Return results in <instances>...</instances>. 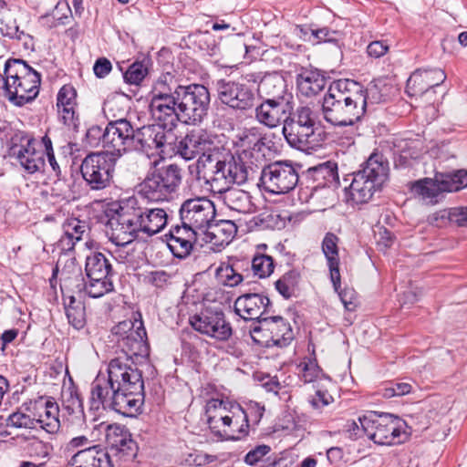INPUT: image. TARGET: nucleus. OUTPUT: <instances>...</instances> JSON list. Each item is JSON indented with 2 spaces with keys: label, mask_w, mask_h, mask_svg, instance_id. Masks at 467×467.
<instances>
[{
  "label": "nucleus",
  "mask_w": 467,
  "mask_h": 467,
  "mask_svg": "<svg viewBox=\"0 0 467 467\" xmlns=\"http://www.w3.org/2000/svg\"><path fill=\"white\" fill-rule=\"evenodd\" d=\"M149 112L154 121L176 126L196 125L207 117L211 97L202 84L182 85L170 72L161 74L149 94Z\"/></svg>",
  "instance_id": "1"
},
{
  "label": "nucleus",
  "mask_w": 467,
  "mask_h": 467,
  "mask_svg": "<svg viewBox=\"0 0 467 467\" xmlns=\"http://www.w3.org/2000/svg\"><path fill=\"white\" fill-rule=\"evenodd\" d=\"M368 90L352 79L333 81L323 97L321 112L334 127H353L367 111Z\"/></svg>",
  "instance_id": "2"
},
{
  "label": "nucleus",
  "mask_w": 467,
  "mask_h": 467,
  "mask_svg": "<svg viewBox=\"0 0 467 467\" xmlns=\"http://www.w3.org/2000/svg\"><path fill=\"white\" fill-rule=\"evenodd\" d=\"M198 167L205 170L206 184L216 193L232 187L242 185L254 178L255 171L245 163L240 155L227 152L220 157L218 153L203 154L198 158Z\"/></svg>",
  "instance_id": "3"
},
{
  "label": "nucleus",
  "mask_w": 467,
  "mask_h": 467,
  "mask_svg": "<svg viewBox=\"0 0 467 467\" xmlns=\"http://www.w3.org/2000/svg\"><path fill=\"white\" fill-rule=\"evenodd\" d=\"M389 171L387 159L379 152H373L358 171L348 175L351 178L348 187L350 199L355 203L368 202L388 181Z\"/></svg>",
  "instance_id": "4"
},
{
  "label": "nucleus",
  "mask_w": 467,
  "mask_h": 467,
  "mask_svg": "<svg viewBox=\"0 0 467 467\" xmlns=\"http://www.w3.org/2000/svg\"><path fill=\"white\" fill-rule=\"evenodd\" d=\"M111 334L123 353V356L118 358H122L131 368L149 358L150 345L141 319L121 321L112 327Z\"/></svg>",
  "instance_id": "5"
},
{
  "label": "nucleus",
  "mask_w": 467,
  "mask_h": 467,
  "mask_svg": "<svg viewBox=\"0 0 467 467\" xmlns=\"http://www.w3.org/2000/svg\"><path fill=\"white\" fill-rule=\"evenodd\" d=\"M125 379L118 383L110 409L125 417L136 416L144 402V381L142 373L137 368L127 363Z\"/></svg>",
  "instance_id": "6"
},
{
  "label": "nucleus",
  "mask_w": 467,
  "mask_h": 467,
  "mask_svg": "<svg viewBox=\"0 0 467 467\" xmlns=\"http://www.w3.org/2000/svg\"><path fill=\"white\" fill-rule=\"evenodd\" d=\"M182 169L177 164H169L147 175L140 185L142 199L158 202L169 201L182 182Z\"/></svg>",
  "instance_id": "7"
},
{
  "label": "nucleus",
  "mask_w": 467,
  "mask_h": 467,
  "mask_svg": "<svg viewBox=\"0 0 467 467\" xmlns=\"http://www.w3.org/2000/svg\"><path fill=\"white\" fill-rule=\"evenodd\" d=\"M358 420L364 433L376 444L389 446L400 442L396 440L400 438L405 422L398 416L368 411Z\"/></svg>",
  "instance_id": "8"
},
{
  "label": "nucleus",
  "mask_w": 467,
  "mask_h": 467,
  "mask_svg": "<svg viewBox=\"0 0 467 467\" xmlns=\"http://www.w3.org/2000/svg\"><path fill=\"white\" fill-rule=\"evenodd\" d=\"M118 161L114 155L106 151L88 154L80 165V172L87 186L92 191L109 187Z\"/></svg>",
  "instance_id": "9"
},
{
  "label": "nucleus",
  "mask_w": 467,
  "mask_h": 467,
  "mask_svg": "<svg viewBox=\"0 0 467 467\" xmlns=\"http://www.w3.org/2000/svg\"><path fill=\"white\" fill-rule=\"evenodd\" d=\"M127 373V362L122 358H115L110 360L108 366V377L99 374L93 380L90 389L91 408L99 410L110 409V401L115 394L117 385Z\"/></svg>",
  "instance_id": "10"
},
{
  "label": "nucleus",
  "mask_w": 467,
  "mask_h": 467,
  "mask_svg": "<svg viewBox=\"0 0 467 467\" xmlns=\"http://www.w3.org/2000/svg\"><path fill=\"white\" fill-rule=\"evenodd\" d=\"M467 187V171L457 170L450 172H437L433 179L424 178L414 182L411 191L423 200L433 202L444 192H458Z\"/></svg>",
  "instance_id": "11"
},
{
  "label": "nucleus",
  "mask_w": 467,
  "mask_h": 467,
  "mask_svg": "<svg viewBox=\"0 0 467 467\" xmlns=\"http://www.w3.org/2000/svg\"><path fill=\"white\" fill-rule=\"evenodd\" d=\"M299 174L296 167L289 161H278L265 166L260 174L264 190L273 194H285L297 185Z\"/></svg>",
  "instance_id": "12"
},
{
  "label": "nucleus",
  "mask_w": 467,
  "mask_h": 467,
  "mask_svg": "<svg viewBox=\"0 0 467 467\" xmlns=\"http://www.w3.org/2000/svg\"><path fill=\"white\" fill-rule=\"evenodd\" d=\"M215 88L220 102L234 110L246 112L255 106V92L244 82L221 78L216 81Z\"/></svg>",
  "instance_id": "13"
},
{
  "label": "nucleus",
  "mask_w": 467,
  "mask_h": 467,
  "mask_svg": "<svg viewBox=\"0 0 467 467\" xmlns=\"http://www.w3.org/2000/svg\"><path fill=\"white\" fill-rule=\"evenodd\" d=\"M189 321L194 330L217 341H227L233 335L232 326L219 307H205Z\"/></svg>",
  "instance_id": "14"
},
{
  "label": "nucleus",
  "mask_w": 467,
  "mask_h": 467,
  "mask_svg": "<svg viewBox=\"0 0 467 467\" xmlns=\"http://www.w3.org/2000/svg\"><path fill=\"white\" fill-rule=\"evenodd\" d=\"M127 201L131 209V213L128 216L134 221L139 234L141 233L152 236L166 226L168 214L164 209L144 206L135 196L127 198Z\"/></svg>",
  "instance_id": "15"
},
{
  "label": "nucleus",
  "mask_w": 467,
  "mask_h": 467,
  "mask_svg": "<svg viewBox=\"0 0 467 467\" xmlns=\"http://www.w3.org/2000/svg\"><path fill=\"white\" fill-rule=\"evenodd\" d=\"M179 213L182 223L204 232L213 223L216 210L214 203L208 198L195 197L185 200Z\"/></svg>",
  "instance_id": "16"
},
{
  "label": "nucleus",
  "mask_w": 467,
  "mask_h": 467,
  "mask_svg": "<svg viewBox=\"0 0 467 467\" xmlns=\"http://www.w3.org/2000/svg\"><path fill=\"white\" fill-rule=\"evenodd\" d=\"M59 407L54 398L40 396L31 408V432H43L49 436L60 427Z\"/></svg>",
  "instance_id": "17"
},
{
  "label": "nucleus",
  "mask_w": 467,
  "mask_h": 467,
  "mask_svg": "<svg viewBox=\"0 0 467 467\" xmlns=\"http://www.w3.org/2000/svg\"><path fill=\"white\" fill-rule=\"evenodd\" d=\"M136 129L127 119L111 120L106 126V152L119 159L124 153L133 151Z\"/></svg>",
  "instance_id": "18"
},
{
  "label": "nucleus",
  "mask_w": 467,
  "mask_h": 467,
  "mask_svg": "<svg viewBox=\"0 0 467 467\" xmlns=\"http://www.w3.org/2000/svg\"><path fill=\"white\" fill-rule=\"evenodd\" d=\"M154 124L136 128L133 151H141L149 154L153 150H161L166 144H171L174 135L172 128L175 126L164 125L161 121Z\"/></svg>",
  "instance_id": "19"
},
{
  "label": "nucleus",
  "mask_w": 467,
  "mask_h": 467,
  "mask_svg": "<svg viewBox=\"0 0 467 467\" xmlns=\"http://www.w3.org/2000/svg\"><path fill=\"white\" fill-rule=\"evenodd\" d=\"M130 213L131 209L127 199H124L120 201L117 215L108 222L106 234L109 241L117 246H126L140 236L134 221L128 216Z\"/></svg>",
  "instance_id": "20"
},
{
  "label": "nucleus",
  "mask_w": 467,
  "mask_h": 467,
  "mask_svg": "<svg viewBox=\"0 0 467 467\" xmlns=\"http://www.w3.org/2000/svg\"><path fill=\"white\" fill-rule=\"evenodd\" d=\"M58 273L64 300L69 298L70 296L78 295V298H82V295H87V282L81 267L77 264L75 258L67 260L60 271L57 265L52 268V277L49 279L52 287H54V281Z\"/></svg>",
  "instance_id": "21"
},
{
  "label": "nucleus",
  "mask_w": 467,
  "mask_h": 467,
  "mask_svg": "<svg viewBox=\"0 0 467 467\" xmlns=\"http://www.w3.org/2000/svg\"><path fill=\"white\" fill-rule=\"evenodd\" d=\"M282 133L292 148L302 151L315 150L323 142L320 132L290 119H285Z\"/></svg>",
  "instance_id": "22"
},
{
  "label": "nucleus",
  "mask_w": 467,
  "mask_h": 467,
  "mask_svg": "<svg viewBox=\"0 0 467 467\" xmlns=\"http://www.w3.org/2000/svg\"><path fill=\"white\" fill-rule=\"evenodd\" d=\"M294 101L288 100H261L254 106V119L262 125L269 129H275L279 125H285V119Z\"/></svg>",
  "instance_id": "23"
},
{
  "label": "nucleus",
  "mask_w": 467,
  "mask_h": 467,
  "mask_svg": "<svg viewBox=\"0 0 467 467\" xmlns=\"http://www.w3.org/2000/svg\"><path fill=\"white\" fill-rule=\"evenodd\" d=\"M272 307L269 298L257 293H246L237 297L234 310L245 320L261 321L265 318Z\"/></svg>",
  "instance_id": "24"
},
{
  "label": "nucleus",
  "mask_w": 467,
  "mask_h": 467,
  "mask_svg": "<svg viewBox=\"0 0 467 467\" xmlns=\"http://www.w3.org/2000/svg\"><path fill=\"white\" fill-rule=\"evenodd\" d=\"M165 237L173 256L185 259L191 254L197 242V231L182 223L171 226Z\"/></svg>",
  "instance_id": "25"
},
{
  "label": "nucleus",
  "mask_w": 467,
  "mask_h": 467,
  "mask_svg": "<svg viewBox=\"0 0 467 467\" xmlns=\"http://www.w3.org/2000/svg\"><path fill=\"white\" fill-rule=\"evenodd\" d=\"M446 74L440 68L416 69L407 80L406 92L410 97L421 96L430 88L440 86Z\"/></svg>",
  "instance_id": "26"
},
{
  "label": "nucleus",
  "mask_w": 467,
  "mask_h": 467,
  "mask_svg": "<svg viewBox=\"0 0 467 467\" xmlns=\"http://www.w3.org/2000/svg\"><path fill=\"white\" fill-rule=\"evenodd\" d=\"M106 442L111 450L121 454L125 460H132L137 454V443L124 426L109 425L106 430Z\"/></svg>",
  "instance_id": "27"
},
{
  "label": "nucleus",
  "mask_w": 467,
  "mask_h": 467,
  "mask_svg": "<svg viewBox=\"0 0 467 467\" xmlns=\"http://www.w3.org/2000/svg\"><path fill=\"white\" fill-rule=\"evenodd\" d=\"M257 93L261 100L294 101L285 79L278 73L265 75L257 86Z\"/></svg>",
  "instance_id": "28"
},
{
  "label": "nucleus",
  "mask_w": 467,
  "mask_h": 467,
  "mask_svg": "<svg viewBox=\"0 0 467 467\" xmlns=\"http://www.w3.org/2000/svg\"><path fill=\"white\" fill-rule=\"evenodd\" d=\"M213 142L205 134L188 133L176 144V153L186 161H191L198 155L213 154L211 146Z\"/></svg>",
  "instance_id": "29"
},
{
  "label": "nucleus",
  "mask_w": 467,
  "mask_h": 467,
  "mask_svg": "<svg viewBox=\"0 0 467 467\" xmlns=\"http://www.w3.org/2000/svg\"><path fill=\"white\" fill-rule=\"evenodd\" d=\"M63 235L61 236L58 246L63 251H73L76 244L81 241L85 235L88 234L89 224L85 220L76 217H69L62 224Z\"/></svg>",
  "instance_id": "30"
},
{
  "label": "nucleus",
  "mask_w": 467,
  "mask_h": 467,
  "mask_svg": "<svg viewBox=\"0 0 467 467\" xmlns=\"http://www.w3.org/2000/svg\"><path fill=\"white\" fill-rule=\"evenodd\" d=\"M308 177L313 181L315 190L318 188L336 189L339 185L337 164L327 161L307 170Z\"/></svg>",
  "instance_id": "31"
},
{
  "label": "nucleus",
  "mask_w": 467,
  "mask_h": 467,
  "mask_svg": "<svg viewBox=\"0 0 467 467\" xmlns=\"http://www.w3.org/2000/svg\"><path fill=\"white\" fill-rule=\"evenodd\" d=\"M217 193L223 202L232 211L244 214L253 213L256 211V206L252 202V196L246 191L230 187Z\"/></svg>",
  "instance_id": "32"
},
{
  "label": "nucleus",
  "mask_w": 467,
  "mask_h": 467,
  "mask_svg": "<svg viewBox=\"0 0 467 467\" xmlns=\"http://www.w3.org/2000/svg\"><path fill=\"white\" fill-rule=\"evenodd\" d=\"M338 241L339 238L330 232L326 234L322 241V252L327 259L330 279L336 291L340 287Z\"/></svg>",
  "instance_id": "33"
},
{
  "label": "nucleus",
  "mask_w": 467,
  "mask_h": 467,
  "mask_svg": "<svg viewBox=\"0 0 467 467\" xmlns=\"http://www.w3.org/2000/svg\"><path fill=\"white\" fill-rule=\"evenodd\" d=\"M67 467H111V461L107 452L89 447L75 453Z\"/></svg>",
  "instance_id": "34"
},
{
  "label": "nucleus",
  "mask_w": 467,
  "mask_h": 467,
  "mask_svg": "<svg viewBox=\"0 0 467 467\" xmlns=\"http://www.w3.org/2000/svg\"><path fill=\"white\" fill-rule=\"evenodd\" d=\"M265 321V329L269 330L273 336V345L284 348L290 344L293 339L292 328L281 316L266 317Z\"/></svg>",
  "instance_id": "35"
},
{
  "label": "nucleus",
  "mask_w": 467,
  "mask_h": 467,
  "mask_svg": "<svg viewBox=\"0 0 467 467\" xmlns=\"http://www.w3.org/2000/svg\"><path fill=\"white\" fill-rule=\"evenodd\" d=\"M327 78L317 70L305 69L296 78L299 92L306 97H313L322 91Z\"/></svg>",
  "instance_id": "36"
},
{
  "label": "nucleus",
  "mask_w": 467,
  "mask_h": 467,
  "mask_svg": "<svg viewBox=\"0 0 467 467\" xmlns=\"http://www.w3.org/2000/svg\"><path fill=\"white\" fill-rule=\"evenodd\" d=\"M242 262L240 260L222 262L215 270L217 282L223 286L234 287L238 285L244 278L240 272Z\"/></svg>",
  "instance_id": "37"
},
{
  "label": "nucleus",
  "mask_w": 467,
  "mask_h": 467,
  "mask_svg": "<svg viewBox=\"0 0 467 467\" xmlns=\"http://www.w3.org/2000/svg\"><path fill=\"white\" fill-rule=\"evenodd\" d=\"M29 135L18 130L11 138L8 155L18 162L26 171H29Z\"/></svg>",
  "instance_id": "38"
},
{
  "label": "nucleus",
  "mask_w": 467,
  "mask_h": 467,
  "mask_svg": "<svg viewBox=\"0 0 467 467\" xmlns=\"http://www.w3.org/2000/svg\"><path fill=\"white\" fill-rule=\"evenodd\" d=\"M232 418L229 433H226L224 439L239 441L245 438L249 433V423H247V415L244 413V409L239 404L233 405Z\"/></svg>",
  "instance_id": "39"
},
{
  "label": "nucleus",
  "mask_w": 467,
  "mask_h": 467,
  "mask_svg": "<svg viewBox=\"0 0 467 467\" xmlns=\"http://www.w3.org/2000/svg\"><path fill=\"white\" fill-rule=\"evenodd\" d=\"M28 80L20 78L18 81L4 82V93L7 99L14 105L22 107L29 102V88H27Z\"/></svg>",
  "instance_id": "40"
},
{
  "label": "nucleus",
  "mask_w": 467,
  "mask_h": 467,
  "mask_svg": "<svg viewBox=\"0 0 467 467\" xmlns=\"http://www.w3.org/2000/svg\"><path fill=\"white\" fill-rule=\"evenodd\" d=\"M47 436L31 432V467H43L49 460L52 446L44 441Z\"/></svg>",
  "instance_id": "41"
},
{
  "label": "nucleus",
  "mask_w": 467,
  "mask_h": 467,
  "mask_svg": "<svg viewBox=\"0 0 467 467\" xmlns=\"http://www.w3.org/2000/svg\"><path fill=\"white\" fill-rule=\"evenodd\" d=\"M300 281L301 275L299 271L290 269L275 282V286L284 298L289 299L296 296Z\"/></svg>",
  "instance_id": "42"
},
{
  "label": "nucleus",
  "mask_w": 467,
  "mask_h": 467,
  "mask_svg": "<svg viewBox=\"0 0 467 467\" xmlns=\"http://www.w3.org/2000/svg\"><path fill=\"white\" fill-rule=\"evenodd\" d=\"M64 305L68 323L76 329L82 328L86 323V314L81 298L70 296L69 298L64 300Z\"/></svg>",
  "instance_id": "43"
},
{
  "label": "nucleus",
  "mask_w": 467,
  "mask_h": 467,
  "mask_svg": "<svg viewBox=\"0 0 467 467\" xmlns=\"http://www.w3.org/2000/svg\"><path fill=\"white\" fill-rule=\"evenodd\" d=\"M86 275L98 276L113 275L112 265L106 255L100 252L91 253L86 258Z\"/></svg>",
  "instance_id": "44"
},
{
  "label": "nucleus",
  "mask_w": 467,
  "mask_h": 467,
  "mask_svg": "<svg viewBox=\"0 0 467 467\" xmlns=\"http://www.w3.org/2000/svg\"><path fill=\"white\" fill-rule=\"evenodd\" d=\"M113 275H103L98 276L87 275V296L92 298H99L114 291V285L111 280Z\"/></svg>",
  "instance_id": "45"
},
{
  "label": "nucleus",
  "mask_w": 467,
  "mask_h": 467,
  "mask_svg": "<svg viewBox=\"0 0 467 467\" xmlns=\"http://www.w3.org/2000/svg\"><path fill=\"white\" fill-rule=\"evenodd\" d=\"M287 119L297 122L300 125L306 126L311 130L318 131L317 125L319 123L318 112L309 105L298 106L296 109H291Z\"/></svg>",
  "instance_id": "46"
},
{
  "label": "nucleus",
  "mask_w": 467,
  "mask_h": 467,
  "mask_svg": "<svg viewBox=\"0 0 467 467\" xmlns=\"http://www.w3.org/2000/svg\"><path fill=\"white\" fill-rule=\"evenodd\" d=\"M28 74L29 64L27 61L16 58H10L5 61L4 67L5 80L16 83L20 78H26Z\"/></svg>",
  "instance_id": "47"
},
{
  "label": "nucleus",
  "mask_w": 467,
  "mask_h": 467,
  "mask_svg": "<svg viewBox=\"0 0 467 467\" xmlns=\"http://www.w3.org/2000/svg\"><path fill=\"white\" fill-rule=\"evenodd\" d=\"M228 412L229 410L222 400L211 399L208 400L205 406V415L209 428L212 431L215 429V425L217 426Z\"/></svg>",
  "instance_id": "48"
},
{
  "label": "nucleus",
  "mask_w": 467,
  "mask_h": 467,
  "mask_svg": "<svg viewBox=\"0 0 467 467\" xmlns=\"http://www.w3.org/2000/svg\"><path fill=\"white\" fill-rule=\"evenodd\" d=\"M434 221L448 220L460 227L467 226V206L453 207L449 210H441L433 215Z\"/></svg>",
  "instance_id": "49"
},
{
  "label": "nucleus",
  "mask_w": 467,
  "mask_h": 467,
  "mask_svg": "<svg viewBox=\"0 0 467 467\" xmlns=\"http://www.w3.org/2000/svg\"><path fill=\"white\" fill-rule=\"evenodd\" d=\"M148 64L149 60L146 59L132 63L123 74L125 82L130 85H140L148 75Z\"/></svg>",
  "instance_id": "50"
},
{
  "label": "nucleus",
  "mask_w": 467,
  "mask_h": 467,
  "mask_svg": "<svg viewBox=\"0 0 467 467\" xmlns=\"http://www.w3.org/2000/svg\"><path fill=\"white\" fill-rule=\"evenodd\" d=\"M301 33L306 37L308 33L314 37L316 43H337L341 37V34L338 31L331 30L330 28L324 26L321 28H304L300 27Z\"/></svg>",
  "instance_id": "51"
},
{
  "label": "nucleus",
  "mask_w": 467,
  "mask_h": 467,
  "mask_svg": "<svg viewBox=\"0 0 467 467\" xmlns=\"http://www.w3.org/2000/svg\"><path fill=\"white\" fill-rule=\"evenodd\" d=\"M297 368L300 379L305 383L315 382L323 376L322 370L315 359L307 358L302 361Z\"/></svg>",
  "instance_id": "52"
},
{
  "label": "nucleus",
  "mask_w": 467,
  "mask_h": 467,
  "mask_svg": "<svg viewBox=\"0 0 467 467\" xmlns=\"http://www.w3.org/2000/svg\"><path fill=\"white\" fill-rule=\"evenodd\" d=\"M63 410L69 415L83 416V402L77 389H69L67 394L63 395Z\"/></svg>",
  "instance_id": "53"
},
{
  "label": "nucleus",
  "mask_w": 467,
  "mask_h": 467,
  "mask_svg": "<svg viewBox=\"0 0 467 467\" xmlns=\"http://www.w3.org/2000/svg\"><path fill=\"white\" fill-rule=\"evenodd\" d=\"M275 268L274 260L266 254L256 255L252 260V270L260 278L269 276Z\"/></svg>",
  "instance_id": "54"
},
{
  "label": "nucleus",
  "mask_w": 467,
  "mask_h": 467,
  "mask_svg": "<svg viewBox=\"0 0 467 467\" xmlns=\"http://www.w3.org/2000/svg\"><path fill=\"white\" fill-rule=\"evenodd\" d=\"M259 326H254L250 329V335L253 341L260 347L271 348L273 345V336L270 335L269 330H265V321H258Z\"/></svg>",
  "instance_id": "55"
},
{
  "label": "nucleus",
  "mask_w": 467,
  "mask_h": 467,
  "mask_svg": "<svg viewBox=\"0 0 467 467\" xmlns=\"http://www.w3.org/2000/svg\"><path fill=\"white\" fill-rule=\"evenodd\" d=\"M77 91L70 85H64L57 96V108L60 109L63 107L76 106Z\"/></svg>",
  "instance_id": "56"
},
{
  "label": "nucleus",
  "mask_w": 467,
  "mask_h": 467,
  "mask_svg": "<svg viewBox=\"0 0 467 467\" xmlns=\"http://www.w3.org/2000/svg\"><path fill=\"white\" fill-rule=\"evenodd\" d=\"M86 143L90 147H98L100 143L106 147V128L102 129L99 125H92L87 130Z\"/></svg>",
  "instance_id": "57"
},
{
  "label": "nucleus",
  "mask_w": 467,
  "mask_h": 467,
  "mask_svg": "<svg viewBox=\"0 0 467 467\" xmlns=\"http://www.w3.org/2000/svg\"><path fill=\"white\" fill-rule=\"evenodd\" d=\"M412 386L406 382H390L381 389V395L386 399L400 397L409 394Z\"/></svg>",
  "instance_id": "58"
},
{
  "label": "nucleus",
  "mask_w": 467,
  "mask_h": 467,
  "mask_svg": "<svg viewBox=\"0 0 467 467\" xmlns=\"http://www.w3.org/2000/svg\"><path fill=\"white\" fill-rule=\"evenodd\" d=\"M334 401L327 390L317 389L314 395L309 396L308 403L314 410H321Z\"/></svg>",
  "instance_id": "59"
},
{
  "label": "nucleus",
  "mask_w": 467,
  "mask_h": 467,
  "mask_svg": "<svg viewBox=\"0 0 467 467\" xmlns=\"http://www.w3.org/2000/svg\"><path fill=\"white\" fill-rule=\"evenodd\" d=\"M148 283L163 289L171 284V275L164 270L152 271L147 275Z\"/></svg>",
  "instance_id": "60"
},
{
  "label": "nucleus",
  "mask_w": 467,
  "mask_h": 467,
  "mask_svg": "<svg viewBox=\"0 0 467 467\" xmlns=\"http://www.w3.org/2000/svg\"><path fill=\"white\" fill-rule=\"evenodd\" d=\"M75 107H63L57 109L61 121L69 129L77 130L78 127V118L76 116Z\"/></svg>",
  "instance_id": "61"
},
{
  "label": "nucleus",
  "mask_w": 467,
  "mask_h": 467,
  "mask_svg": "<svg viewBox=\"0 0 467 467\" xmlns=\"http://www.w3.org/2000/svg\"><path fill=\"white\" fill-rule=\"evenodd\" d=\"M271 451L270 446L262 444L258 445L250 451H248L244 457V462L248 465H254L260 462Z\"/></svg>",
  "instance_id": "62"
},
{
  "label": "nucleus",
  "mask_w": 467,
  "mask_h": 467,
  "mask_svg": "<svg viewBox=\"0 0 467 467\" xmlns=\"http://www.w3.org/2000/svg\"><path fill=\"white\" fill-rule=\"evenodd\" d=\"M40 145L44 147L45 153L47 157V161L49 162V165L51 166L52 170L55 171L57 176H59L60 174V168L58 163L56 161L53 147H52V141L50 138L47 135L43 136L40 141Z\"/></svg>",
  "instance_id": "63"
},
{
  "label": "nucleus",
  "mask_w": 467,
  "mask_h": 467,
  "mask_svg": "<svg viewBox=\"0 0 467 467\" xmlns=\"http://www.w3.org/2000/svg\"><path fill=\"white\" fill-rule=\"evenodd\" d=\"M395 147H397L398 150L394 151V167L397 169L411 167L413 165L414 161H412V159L402 149L401 143H400L399 145L395 144Z\"/></svg>",
  "instance_id": "64"
}]
</instances>
